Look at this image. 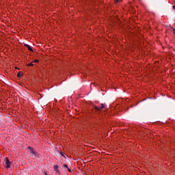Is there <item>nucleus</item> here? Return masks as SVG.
<instances>
[{"mask_svg":"<svg viewBox=\"0 0 175 175\" xmlns=\"http://www.w3.org/2000/svg\"><path fill=\"white\" fill-rule=\"evenodd\" d=\"M115 3H118V2H121V0H114Z\"/></svg>","mask_w":175,"mask_h":175,"instance_id":"9","label":"nucleus"},{"mask_svg":"<svg viewBox=\"0 0 175 175\" xmlns=\"http://www.w3.org/2000/svg\"><path fill=\"white\" fill-rule=\"evenodd\" d=\"M16 69H18V68H16Z\"/></svg>","mask_w":175,"mask_h":175,"instance_id":"14","label":"nucleus"},{"mask_svg":"<svg viewBox=\"0 0 175 175\" xmlns=\"http://www.w3.org/2000/svg\"><path fill=\"white\" fill-rule=\"evenodd\" d=\"M27 66H33V62H31L30 64H27Z\"/></svg>","mask_w":175,"mask_h":175,"instance_id":"7","label":"nucleus"},{"mask_svg":"<svg viewBox=\"0 0 175 175\" xmlns=\"http://www.w3.org/2000/svg\"><path fill=\"white\" fill-rule=\"evenodd\" d=\"M32 154H33V155H34V157H36V158H40V156L39 153H38V152L34 151Z\"/></svg>","mask_w":175,"mask_h":175,"instance_id":"5","label":"nucleus"},{"mask_svg":"<svg viewBox=\"0 0 175 175\" xmlns=\"http://www.w3.org/2000/svg\"><path fill=\"white\" fill-rule=\"evenodd\" d=\"M28 150L30 151L31 154H33L35 152V150H33V148L31 146L28 147Z\"/></svg>","mask_w":175,"mask_h":175,"instance_id":"6","label":"nucleus"},{"mask_svg":"<svg viewBox=\"0 0 175 175\" xmlns=\"http://www.w3.org/2000/svg\"><path fill=\"white\" fill-rule=\"evenodd\" d=\"M63 166H64V167H65L66 169H68V168H69V167H68V165H66V164H64Z\"/></svg>","mask_w":175,"mask_h":175,"instance_id":"8","label":"nucleus"},{"mask_svg":"<svg viewBox=\"0 0 175 175\" xmlns=\"http://www.w3.org/2000/svg\"><path fill=\"white\" fill-rule=\"evenodd\" d=\"M33 62H39V60L36 59V60H34Z\"/></svg>","mask_w":175,"mask_h":175,"instance_id":"12","label":"nucleus"},{"mask_svg":"<svg viewBox=\"0 0 175 175\" xmlns=\"http://www.w3.org/2000/svg\"><path fill=\"white\" fill-rule=\"evenodd\" d=\"M25 46L28 49L29 51H33V49H32V47L28 44H25Z\"/></svg>","mask_w":175,"mask_h":175,"instance_id":"4","label":"nucleus"},{"mask_svg":"<svg viewBox=\"0 0 175 175\" xmlns=\"http://www.w3.org/2000/svg\"><path fill=\"white\" fill-rule=\"evenodd\" d=\"M59 167L57 165L53 166V170L56 172L57 174H59V170L58 169Z\"/></svg>","mask_w":175,"mask_h":175,"instance_id":"3","label":"nucleus"},{"mask_svg":"<svg viewBox=\"0 0 175 175\" xmlns=\"http://www.w3.org/2000/svg\"><path fill=\"white\" fill-rule=\"evenodd\" d=\"M21 77V72H19L18 74H17V77Z\"/></svg>","mask_w":175,"mask_h":175,"instance_id":"10","label":"nucleus"},{"mask_svg":"<svg viewBox=\"0 0 175 175\" xmlns=\"http://www.w3.org/2000/svg\"><path fill=\"white\" fill-rule=\"evenodd\" d=\"M173 8H174V9H175V7H174V6H173Z\"/></svg>","mask_w":175,"mask_h":175,"instance_id":"13","label":"nucleus"},{"mask_svg":"<svg viewBox=\"0 0 175 175\" xmlns=\"http://www.w3.org/2000/svg\"><path fill=\"white\" fill-rule=\"evenodd\" d=\"M5 165H6V167L7 169H9V167H10V161H9V158H6L5 160Z\"/></svg>","mask_w":175,"mask_h":175,"instance_id":"2","label":"nucleus"},{"mask_svg":"<svg viewBox=\"0 0 175 175\" xmlns=\"http://www.w3.org/2000/svg\"><path fill=\"white\" fill-rule=\"evenodd\" d=\"M67 170H68V172H69V173H72V170L71 169L67 168Z\"/></svg>","mask_w":175,"mask_h":175,"instance_id":"11","label":"nucleus"},{"mask_svg":"<svg viewBox=\"0 0 175 175\" xmlns=\"http://www.w3.org/2000/svg\"><path fill=\"white\" fill-rule=\"evenodd\" d=\"M94 109H95L96 111H100V110H102V109H105V107H106V105L102 103L100 105V107H96V106H93Z\"/></svg>","mask_w":175,"mask_h":175,"instance_id":"1","label":"nucleus"}]
</instances>
